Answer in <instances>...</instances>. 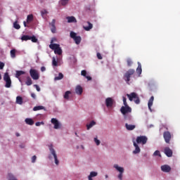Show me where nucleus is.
I'll return each mask as SVG.
<instances>
[{"label":"nucleus","instance_id":"f257e3e1","mask_svg":"<svg viewBox=\"0 0 180 180\" xmlns=\"http://www.w3.org/2000/svg\"><path fill=\"white\" fill-rule=\"evenodd\" d=\"M120 112L124 116V119L125 120L131 121V116L130 115H126L127 113H129L132 112L131 108H130L129 105H124L122 106L120 108Z\"/></svg>","mask_w":180,"mask_h":180},{"label":"nucleus","instance_id":"f03ea898","mask_svg":"<svg viewBox=\"0 0 180 180\" xmlns=\"http://www.w3.org/2000/svg\"><path fill=\"white\" fill-rule=\"evenodd\" d=\"M53 41H51V44L49 46V48L52 50H53L55 54H58L59 56L62 55L63 50L60 47V45L58 44H53Z\"/></svg>","mask_w":180,"mask_h":180},{"label":"nucleus","instance_id":"7ed1b4c3","mask_svg":"<svg viewBox=\"0 0 180 180\" xmlns=\"http://www.w3.org/2000/svg\"><path fill=\"white\" fill-rule=\"evenodd\" d=\"M135 70L129 69L128 71L125 72L123 76L124 80L127 82V84H129V82L131 80V77H132L135 75Z\"/></svg>","mask_w":180,"mask_h":180},{"label":"nucleus","instance_id":"20e7f679","mask_svg":"<svg viewBox=\"0 0 180 180\" xmlns=\"http://www.w3.org/2000/svg\"><path fill=\"white\" fill-rule=\"evenodd\" d=\"M127 96L129 98V100L130 101H133V100L134 99V103L136 104H139L141 102L139 97L135 92H132L130 94H127Z\"/></svg>","mask_w":180,"mask_h":180},{"label":"nucleus","instance_id":"39448f33","mask_svg":"<svg viewBox=\"0 0 180 180\" xmlns=\"http://www.w3.org/2000/svg\"><path fill=\"white\" fill-rule=\"evenodd\" d=\"M4 79V82H6V87L10 88L12 84V81L11 79V77L9 76V74L8 72L4 73V77H3Z\"/></svg>","mask_w":180,"mask_h":180},{"label":"nucleus","instance_id":"423d86ee","mask_svg":"<svg viewBox=\"0 0 180 180\" xmlns=\"http://www.w3.org/2000/svg\"><path fill=\"white\" fill-rule=\"evenodd\" d=\"M29 73L32 79L34 80H38L39 79V74L37 70L30 69Z\"/></svg>","mask_w":180,"mask_h":180},{"label":"nucleus","instance_id":"0eeeda50","mask_svg":"<svg viewBox=\"0 0 180 180\" xmlns=\"http://www.w3.org/2000/svg\"><path fill=\"white\" fill-rule=\"evenodd\" d=\"M113 167H115L120 172L117 176L118 179L122 180L124 169L122 167H119V165L117 164L114 165Z\"/></svg>","mask_w":180,"mask_h":180},{"label":"nucleus","instance_id":"6e6552de","mask_svg":"<svg viewBox=\"0 0 180 180\" xmlns=\"http://www.w3.org/2000/svg\"><path fill=\"white\" fill-rule=\"evenodd\" d=\"M49 150H50L51 154L53 156L55 164L56 165H58L59 164V160L58 159V156H57V154L56 153V150L53 148L52 145L49 146Z\"/></svg>","mask_w":180,"mask_h":180},{"label":"nucleus","instance_id":"1a4fd4ad","mask_svg":"<svg viewBox=\"0 0 180 180\" xmlns=\"http://www.w3.org/2000/svg\"><path fill=\"white\" fill-rule=\"evenodd\" d=\"M163 138L165 139V143H170V141L172 139V134L169 131H165L163 133Z\"/></svg>","mask_w":180,"mask_h":180},{"label":"nucleus","instance_id":"9d476101","mask_svg":"<svg viewBox=\"0 0 180 180\" xmlns=\"http://www.w3.org/2000/svg\"><path fill=\"white\" fill-rule=\"evenodd\" d=\"M148 141V137L146 136H140L136 137V143H142L145 145Z\"/></svg>","mask_w":180,"mask_h":180},{"label":"nucleus","instance_id":"9b49d317","mask_svg":"<svg viewBox=\"0 0 180 180\" xmlns=\"http://www.w3.org/2000/svg\"><path fill=\"white\" fill-rule=\"evenodd\" d=\"M51 124H53V128L55 129H60L61 124H60V122H59V121L56 118H52L51 120Z\"/></svg>","mask_w":180,"mask_h":180},{"label":"nucleus","instance_id":"f8f14e48","mask_svg":"<svg viewBox=\"0 0 180 180\" xmlns=\"http://www.w3.org/2000/svg\"><path fill=\"white\" fill-rule=\"evenodd\" d=\"M56 19H53L51 22H49L50 30L53 34H55L56 32Z\"/></svg>","mask_w":180,"mask_h":180},{"label":"nucleus","instance_id":"ddd939ff","mask_svg":"<svg viewBox=\"0 0 180 180\" xmlns=\"http://www.w3.org/2000/svg\"><path fill=\"white\" fill-rule=\"evenodd\" d=\"M114 103H115V101L112 98H107L105 99V105L107 107H112Z\"/></svg>","mask_w":180,"mask_h":180},{"label":"nucleus","instance_id":"4468645a","mask_svg":"<svg viewBox=\"0 0 180 180\" xmlns=\"http://www.w3.org/2000/svg\"><path fill=\"white\" fill-rule=\"evenodd\" d=\"M164 153L169 158H170V157H172L173 155V151L169 147L165 148Z\"/></svg>","mask_w":180,"mask_h":180},{"label":"nucleus","instance_id":"2eb2a0df","mask_svg":"<svg viewBox=\"0 0 180 180\" xmlns=\"http://www.w3.org/2000/svg\"><path fill=\"white\" fill-rule=\"evenodd\" d=\"M161 170L164 172H169L172 170V168L167 165H164L161 166Z\"/></svg>","mask_w":180,"mask_h":180},{"label":"nucleus","instance_id":"dca6fc26","mask_svg":"<svg viewBox=\"0 0 180 180\" xmlns=\"http://www.w3.org/2000/svg\"><path fill=\"white\" fill-rule=\"evenodd\" d=\"M85 24H86L88 26L83 25V28L84 30L90 31L93 28V24H91L90 22H86Z\"/></svg>","mask_w":180,"mask_h":180},{"label":"nucleus","instance_id":"f3484780","mask_svg":"<svg viewBox=\"0 0 180 180\" xmlns=\"http://www.w3.org/2000/svg\"><path fill=\"white\" fill-rule=\"evenodd\" d=\"M154 96H151L150 98L149 99L148 101V109L150 110V111H153L152 110V106L153 105V101H154Z\"/></svg>","mask_w":180,"mask_h":180},{"label":"nucleus","instance_id":"a211bd4d","mask_svg":"<svg viewBox=\"0 0 180 180\" xmlns=\"http://www.w3.org/2000/svg\"><path fill=\"white\" fill-rule=\"evenodd\" d=\"M133 145L135 147V150L133 151V153L137 154V153H140L141 148L139 146V145L135 141L133 142Z\"/></svg>","mask_w":180,"mask_h":180},{"label":"nucleus","instance_id":"6ab92c4d","mask_svg":"<svg viewBox=\"0 0 180 180\" xmlns=\"http://www.w3.org/2000/svg\"><path fill=\"white\" fill-rule=\"evenodd\" d=\"M75 93L78 95H82L83 93V89L80 85H78L75 88Z\"/></svg>","mask_w":180,"mask_h":180},{"label":"nucleus","instance_id":"aec40b11","mask_svg":"<svg viewBox=\"0 0 180 180\" xmlns=\"http://www.w3.org/2000/svg\"><path fill=\"white\" fill-rule=\"evenodd\" d=\"M25 74V72L22 71V70H18L15 72V77L19 79V82H22L21 79H20V77Z\"/></svg>","mask_w":180,"mask_h":180},{"label":"nucleus","instance_id":"412c9836","mask_svg":"<svg viewBox=\"0 0 180 180\" xmlns=\"http://www.w3.org/2000/svg\"><path fill=\"white\" fill-rule=\"evenodd\" d=\"M25 84L27 86H30V85H32L33 84L32 79V78L30 76H27L26 77V80L25 82Z\"/></svg>","mask_w":180,"mask_h":180},{"label":"nucleus","instance_id":"4be33fe9","mask_svg":"<svg viewBox=\"0 0 180 180\" xmlns=\"http://www.w3.org/2000/svg\"><path fill=\"white\" fill-rule=\"evenodd\" d=\"M125 127L129 131H132L136 128V125L129 124L127 123L125 124Z\"/></svg>","mask_w":180,"mask_h":180},{"label":"nucleus","instance_id":"5701e85b","mask_svg":"<svg viewBox=\"0 0 180 180\" xmlns=\"http://www.w3.org/2000/svg\"><path fill=\"white\" fill-rule=\"evenodd\" d=\"M34 20V15L30 14L27 16L26 22L30 23Z\"/></svg>","mask_w":180,"mask_h":180},{"label":"nucleus","instance_id":"b1692460","mask_svg":"<svg viewBox=\"0 0 180 180\" xmlns=\"http://www.w3.org/2000/svg\"><path fill=\"white\" fill-rule=\"evenodd\" d=\"M68 22L71 23V22H77V20L75 17L70 16V17H67L66 18Z\"/></svg>","mask_w":180,"mask_h":180},{"label":"nucleus","instance_id":"393cba45","mask_svg":"<svg viewBox=\"0 0 180 180\" xmlns=\"http://www.w3.org/2000/svg\"><path fill=\"white\" fill-rule=\"evenodd\" d=\"M136 72L139 75H141V73H142V65L140 63H138V67L136 68Z\"/></svg>","mask_w":180,"mask_h":180},{"label":"nucleus","instance_id":"a878e982","mask_svg":"<svg viewBox=\"0 0 180 180\" xmlns=\"http://www.w3.org/2000/svg\"><path fill=\"white\" fill-rule=\"evenodd\" d=\"M25 122L26 124H29V125H33L34 124V122L32 119L30 118H26L25 120Z\"/></svg>","mask_w":180,"mask_h":180},{"label":"nucleus","instance_id":"bb28decb","mask_svg":"<svg viewBox=\"0 0 180 180\" xmlns=\"http://www.w3.org/2000/svg\"><path fill=\"white\" fill-rule=\"evenodd\" d=\"M15 102L19 105H22L23 103V99L21 96H17Z\"/></svg>","mask_w":180,"mask_h":180},{"label":"nucleus","instance_id":"cd10ccee","mask_svg":"<svg viewBox=\"0 0 180 180\" xmlns=\"http://www.w3.org/2000/svg\"><path fill=\"white\" fill-rule=\"evenodd\" d=\"M73 39L76 44H79L82 41L81 37H77V36L76 37H75Z\"/></svg>","mask_w":180,"mask_h":180},{"label":"nucleus","instance_id":"c85d7f7f","mask_svg":"<svg viewBox=\"0 0 180 180\" xmlns=\"http://www.w3.org/2000/svg\"><path fill=\"white\" fill-rule=\"evenodd\" d=\"M96 122L94 121H91L89 124H86V129L88 130H89L91 127H93V126H94L96 124Z\"/></svg>","mask_w":180,"mask_h":180},{"label":"nucleus","instance_id":"c756f323","mask_svg":"<svg viewBox=\"0 0 180 180\" xmlns=\"http://www.w3.org/2000/svg\"><path fill=\"white\" fill-rule=\"evenodd\" d=\"M64 77V75L62 73H59L58 77H54L55 81L60 80Z\"/></svg>","mask_w":180,"mask_h":180},{"label":"nucleus","instance_id":"7c9ffc66","mask_svg":"<svg viewBox=\"0 0 180 180\" xmlns=\"http://www.w3.org/2000/svg\"><path fill=\"white\" fill-rule=\"evenodd\" d=\"M70 0H60V4L61 6H65L68 4Z\"/></svg>","mask_w":180,"mask_h":180},{"label":"nucleus","instance_id":"2f4dec72","mask_svg":"<svg viewBox=\"0 0 180 180\" xmlns=\"http://www.w3.org/2000/svg\"><path fill=\"white\" fill-rule=\"evenodd\" d=\"M44 106L39 105V106H34L32 110L33 111H37V110H44Z\"/></svg>","mask_w":180,"mask_h":180},{"label":"nucleus","instance_id":"473e14b6","mask_svg":"<svg viewBox=\"0 0 180 180\" xmlns=\"http://www.w3.org/2000/svg\"><path fill=\"white\" fill-rule=\"evenodd\" d=\"M16 50L15 49H13L10 51V55L11 56V57L13 58H15L16 57Z\"/></svg>","mask_w":180,"mask_h":180},{"label":"nucleus","instance_id":"72a5a7b5","mask_svg":"<svg viewBox=\"0 0 180 180\" xmlns=\"http://www.w3.org/2000/svg\"><path fill=\"white\" fill-rule=\"evenodd\" d=\"M72 93H71V91H67L66 92H65V94H64V96H63V97H64V98H65V99H69V98H70V94H71Z\"/></svg>","mask_w":180,"mask_h":180},{"label":"nucleus","instance_id":"f704fd0d","mask_svg":"<svg viewBox=\"0 0 180 180\" xmlns=\"http://www.w3.org/2000/svg\"><path fill=\"white\" fill-rule=\"evenodd\" d=\"M21 40L22 41H27V40H30V37L28 35H23L21 37Z\"/></svg>","mask_w":180,"mask_h":180},{"label":"nucleus","instance_id":"c9c22d12","mask_svg":"<svg viewBox=\"0 0 180 180\" xmlns=\"http://www.w3.org/2000/svg\"><path fill=\"white\" fill-rule=\"evenodd\" d=\"M127 64L128 67H131L133 65V61L131 58L127 59Z\"/></svg>","mask_w":180,"mask_h":180},{"label":"nucleus","instance_id":"e433bc0d","mask_svg":"<svg viewBox=\"0 0 180 180\" xmlns=\"http://www.w3.org/2000/svg\"><path fill=\"white\" fill-rule=\"evenodd\" d=\"M97 175H98V172H91L89 176H90L91 178H94V176H97Z\"/></svg>","mask_w":180,"mask_h":180},{"label":"nucleus","instance_id":"4c0bfd02","mask_svg":"<svg viewBox=\"0 0 180 180\" xmlns=\"http://www.w3.org/2000/svg\"><path fill=\"white\" fill-rule=\"evenodd\" d=\"M13 27H14V28H15V30L20 29V25L19 24H18V21L14 22Z\"/></svg>","mask_w":180,"mask_h":180},{"label":"nucleus","instance_id":"58836bf2","mask_svg":"<svg viewBox=\"0 0 180 180\" xmlns=\"http://www.w3.org/2000/svg\"><path fill=\"white\" fill-rule=\"evenodd\" d=\"M30 40H31V41H32L34 43H37L38 41V39H37V37L35 36L30 37Z\"/></svg>","mask_w":180,"mask_h":180},{"label":"nucleus","instance_id":"ea45409f","mask_svg":"<svg viewBox=\"0 0 180 180\" xmlns=\"http://www.w3.org/2000/svg\"><path fill=\"white\" fill-rule=\"evenodd\" d=\"M52 65L58 66V62L55 58H52Z\"/></svg>","mask_w":180,"mask_h":180},{"label":"nucleus","instance_id":"a19ab883","mask_svg":"<svg viewBox=\"0 0 180 180\" xmlns=\"http://www.w3.org/2000/svg\"><path fill=\"white\" fill-rule=\"evenodd\" d=\"M154 156H160L162 157L161 154H160V150H155L153 153Z\"/></svg>","mask_w":180,"mask_h":180},{"label":"nucleus","instance_id":"79ce46f5","mask_svg":"<svg viewBox=\"0 0 180 180\" xmlns=\"http://www.w3.org/2000/svg\"><path fill=\"white\" fill-rule=\"evenodd\" d=\"M70 36L71 38H72L74 39L75 38H76L77 34L73 32H71L70 34Z\"/></svg>","mask_w":180,"mask_h":180},{"label":"nucleus","instance_id":"37998d69","mask_svg":"<svg viewBox=\"0 0 180 180\" xmlns=\"http://www.w3.org/2000/svg\"><path fill=\"white\" fill-rule=\"evenodd\" d=\"M122 101H123V104H124V106L128 105L126 97L123 96L122 97Z\"/></svg>","mask_w":180,"mask_h":180},{"label":"nucleus","instance_id":"c03bdc74","mask_svg":"<svg viewBox=\"0 0 180 180\" xmlns=\"http://www.w3.org/2000/svg\"><path fill=\"white\" fill-rule=\"evenodd\" d=\"M86 74H87V72H86V70H82L81 71V75L82 76H84V77H86Z\"/></svg>","mask_w":180,"mask_h":180},{"label":"nucleus","instance_id":"a18cd8bd","mask_svg":"<svg viewBox=\"0 0 180 180\" xmlns=\"http://www.w3.org/2000/svg\"><path fill=\"white\" fill-rule=\"evenodd\" d=\"M47 13H49V12L45 9L41 11V16H44L45 14H47Z\"/></svg>","mask_w":180,"mask_h":180},{"label":"nucleus","instance_id":"49530a36","mask_svg":"<svg viewBox=\"0 0 180 180\" xmlns=\"http://www.w3.org/2000/svg\"><path fill=\"white\" fill-rule=\"evenodd\" d=\"M94 142L97 146L100 145L101 143V141L97 138H94Z\"/></svg>","mask_w":180,"mask_h":180},{"label":"nucleus","instance_id":"de8ad7c7","mask_svg":"<svg viewBox=\"0 0 180 180\" xmlns=\"http://www.w3.org/2000/svg\"><path fill=\"white\" fill-rule=\"evenodd\" d=\"M96 56H97L98 59H99V60L103 59V57L100 53H97Z\"/></svg>","mask_w":180,"mask_h":180},{"label":"nucleus","instance_id":"09e8293b","mask_svg":"<svg viewBox=\"0 0 180 180\" xmlns=\"http://www.w3.org/2000/svg\"><path fill=\"white\" fill-rule=\"evenodd\" d=\"M33 86L35 87V89H36V90L37 91H41V89H40V87L38 85L34 84Z\"/></svg>","mask_w":180,"mask_h":180},{"label":"nucleus","instance_id":"8fccbe9b","mask_svg":"<svg viewBox=\"0 0 180 180\" xmlns=\"http://www.w3.org/2000/svg\"><path fill=\"white\" fill-rule=\"evenodd\" d=\"M41 124H44V123L43 122H37L35 123V125H36L37 127H39V126H40Z\"/></svg>","mask_w":180,"mask_h":180},{"label":"nucleus","instance_id":"3c124183","mask_svg":"<svg viewBox=\"0 0 180 180\" xmlns=\"http://www.w3.org/2000/svg\"><path fill=\"white\" fill-rule=\"evenodd\" d=\"M36 160H37V156L36 155H34L32 157V162L34 163L36 162Z\"/></svg>","mask_w":180,"mask_h":180},{"label":"nucleus","instance_id":"603ef678","mask_svg":"<svg viewBox=\"0 0 180 180\" xmlns=\"http://www.w3.org/2000/svg\"><path fill=\"white\" fill-rule=\"evenodd\" d=\"M5 66V64L2 62H0V70H3Z\"/></svg>","mask_w":180,"mask_h":180},{"label":"nucleus","instance_id":"864d4df0","mask_svg":"<svg viewBox=\"0 0 180 180\" xmlns=\"http://www.w3.org/2000/svg\"><path fill=\"white\" fill-rule=\"evenodd\" d=\"M31 97H32V98H34V99H36L37 96H36V94H35L32 93V94H31Z\"/></svg>","mask_w":180,"mask_h":180},{"label":"nucleus","instance_id":"5fc2aeb1","mask_svg":"<svg viewBox=\"0 0 180 180\" xmlns=\"http://www.w3.org/2000/svg\"><path fill=\"white\" fill-rule=\"evenodd\" d=\"M85 77H86V78L87 79V80H89V81H90V80L92 79V78H91L90 76H86Z\"/></svg>","mask_w":180,"mask_h":180},{"label":"nucleus","instance_id":"6e6d98bb","mask_svg":"<svg viewBox=\"0 0 180 180\" xmlns=\"http://www.w3.org/2000/svg\"><path fill=\"white\" fill-rule=\"evenodd\" d=\"M46 70V68L45 67H41V72H44V71H45Z\"/></svg>","mask_w":180,"mask_h":180},{"label":"nucleus","instance_id":"4d7b16f0","mask_svg":"<svg viewBox=\"0 0 180 180\" xmlns=\"http://www.w3.org/2000/svg\"><path fill=\"white\" fill-rule=\"evenodd\" d=\"M23 25L25 27H27V22L25 21H23Z\"/></svg>","mask_w":180,"mask_h":180},{"label":"nucleus","instance_id":"13d9d810","mask_svg":"<svg viewBox=\"0 0 180 180\" xmlns=\"http://www.w3.org/2000/svg\"><path fill=\"white\" fill-rule=\"evenodd\" d=\"M15 136H17V137H18V136H20V134H19V133H15Z\"/></svg>","mask_w":180,"mask_h":180},{"label":"nucleus","instance_id":"bf43d9fd","mask_svg":"<svg viewBox=\"0 0 180 180\" xmlns=\"http://www.w3.org/2000/svg\"><path fill=\"white\" fill-rule=\"evenodd\" d=\"M88 179L89 180H93L92 177H91L90 176H88Z\"/></svg>","mask_w":180,"mask_h":180},{"label":"nucleus","instance_id":"052dcab7","mask_svg":"<svg viewBox=\"0 0 180 180\" xmlns=\"http://www.w3.org/2000/svg\"><path fill=\"white\" fill-rule=\"evenodd\" d=\"M20 147L21 148H25V146H23V145H20Z\"/></svg>","mask_w":180,"mask_h":180},{"label":"nucleus","instance_id":"680f3d73","mask_svg":"<svg viewBox=\"0 0 180 180\" xmlns=\"http://www.w3.org/2000/svg\"><path fill=\"white\" fill-rule=\"evenodd\" d=\"M105 178H108V175L106 174V175L105 176Z\"/></svg>","mask_w":180,"mask_h":180},{"label":"nucleus","instance_id":"e2e57ef3","mask_svg":"<svg viewBox=\"0 0 180 180\" xmlns=\"http://www.w3.org/2000/svg\"><path fill=\"white\" fill-rule=\"evenodd\" d=\"M75 135H77V133H75Z\"/></svg>","mask_w":180,"mask_h":180},{"label":"nucleus","instance_id":"0e129e2a","mask_svg":"<svg viewBox=\"0 0 180 180\" xmlns=\"http://www.w3.org/2000/svg\"><path fill=\"white\" fill-rule=\"evenodd\" d=\"M49 158H51V156H49Z\"/></svg>","mask_w":180,"mask_h":180}]
</instances>
